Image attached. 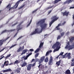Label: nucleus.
I'll list each match as a JSON object with an SVG mask.
<instances>
[{
    "mask_svg": "<svg viewBox=\"0 0 74 74\" xmlns=\"http://www.w3.org/2000/svg\"><path fill=\"white\" fill-rule=\"evenodd\" d=\"M45 23V19H41L40 20L37 22L36 23V26L38 27L40 26L41 29L39 32L37 31L38 29H35V31L30 34V35H33L37 33V34H40L42 32V31L47 29V27L48 26V24Z\"/></svg>",
    "mask_w": 74,
    "mask_h": 74,
    "instance_id": "f257e3e1",
    "label": "nucleus"
},
{
    "mask_svg": "<svg viewBox=\"0 0 74 74\" xmlns=\"http://www.w3.org/2000/svg\"><path fill=\"white\" fill-rule=\"evenodd\" d=\"M59 45H60V42H56V43L53 45L52 47V48L53 49H55L56 47V48L53 51V52H56V51H59V50L60 49V46H59Z\"/></svg>",
    "mask_w": 74,
    "mask_h": 74,
    "instance_id": "f03ea898",
    "label": "nucleus"
},
{
    "mask_svg": "<svg viewBox=\"0 0 74 74\" xmlns=\"http://www.w3.org/2000/svg\"><path fill=\"white\" fill-rule=\"evenodd\" d=\"M58 19H59V17H57V15H54L52 16L51 18V19H52V20L49 23V27L51 26L53 24V23H54L55 21H57Z\"/></svg>",
    "mask_w": 74,
    "mask_h": 74,
    "instance_id": "7ed1b4c3",
    "label": "nucleus"
},
{
    "mask_svg": "<svg viewBox=\"0 0 74 74\" xmlns=\"http://www.w3.org/2000/svg\"><path fill=\"white\" fill-rule=\"evenodd\" d=\"M66 46L65 47V49H67L69 51L72 49L74 48V42L73 43V44L71 45H70V42L68 41L66 44Z\"/></svg>",
    "mask_w": 74,
    "mask_h": 74,
    "instance_id": "20e7f679",
    "label": "nucleus"
},
{
    "mask_svg": "<svg viewBox=\"0 0 74 74\" xmlns=\"http://www.w3.org/2000/svg\"><path fill=\"white\" fill-rule=\"evenodd\" d=\"M24 21H22L20 24L19 25H18L17 27V28L16 29V30H17V32L15 34L14 36V38L15 37V36H16L17 34L18 33V32L20 30H21L22 29V27H20L21 25L24 22Z\"/></svg>",
    "mask_w": 74,
    "mask_h": 74,
    "instance_id": "39448f33",
    "label": "nucleus"
},
{
    "mask_svg": "<svg viewBox=\"0 0 74 74\" xmlns=\"http://www.w3.org/2000/svg\"><path fill=\"white\" fill-rule=\"evenodd\" d=\"M36 62L34 63L33 64H29L27 67V69L28 71H30L31 70V68H32V67H34V66H36Z\"/></svg>",
    "mask_w": 74,
    "mask_h": 74,
    "instance_id": "423d86ee",
    "label": "nucleus"
},
{
    "mask_svg": "<svg viewBox=\"0 0 74 74\" xmlns=\"http://www.w3.org/2000/svg\"><path fill=\"white\" fill-rule=\"evenodd\" d=\"M10 36L8 37H7L5 39H2L0 40V47H1L3 44V42H5L6 41V40H7L9 38H10Z\"/></svg>",
    "mask_w": 74,
    "mask_h": 74,
    "instance_id": "0eeeda50",
    "label": "nucleus"
},
{
    "mask_svg": "<svg viewBox=\"0 0 74 74\" xmlns=\"http://www.w3.org/2000/svg\"><path fill=\"white\" fill-rule=\"evenodd\" d=\"M23 1H24V0H19L15 4L14 6V7H15V6L16 5V6L15 8V9H16V8L18 7V5H19V3H20L21 1L22 2Z\"/></svg>",
    "mask_w": 74,
    "mask_h": 74,
    "instance_id": "6e6552de",
    "label": "nucleus"
},
{
    "mask_svg": "<svg viewBox=\"0 0 74 74\" xmlns=\"http://www.w3.org/2000/svg\"><path fill=\"white\" fill-rule=\"evenodd\" d=\"M23 1H24V0H19L15 4L14 6V7H15V6L16 5V6L15 8V9H16V8L18 7V5H19V3H20L21 1L22 2Z\"/></svg>",
    "mask_w": 74,
    "mask_h": 74,
    "instance_id": "1a4fd4ad",
    "label": "nucleus"
},
{
    "mask_svg": "<svg viewBox=\"0 0 74 74\" xmlns=\"http://www.w3.org/2000/svg\"><path fill=\"white\" fill-rule=\"evenodd\" d=\"M15 29H11V30H7L6 29L5 30H4L2 31L1 33V34H3V33H7V32H13V31H15Z\"/></svg>",
    "mask_w": 74,
    "mask_h": 74,
    "instance_id": "9d476101",
    "label": "nucleus"
},
{
    "mask_svg": "<svg viewBox=\"0 0 74 74\" xmlns=\"http://www.w3.org/2000/svg\"><path fill=\"white\" fill-rule=\"evenodd\" d=\"M61 14L64 16H67L69 15V12H67V11H65L64 12H62Z\"/></svg>",
    "mask_w": 74,
    "mask_h": 74,
    "instance_id": "9b49d317",
    "label": "nucleus"
},
{
    "mask_svg": "<svg viewBox=\"0 0 74 74\" xmlns=\"http://www.w3.org/2000/svg\"><path fill=\"white\" fill-rule=\"evenodd\" d=\"M74 41V36H71L69 37V41L70 42L72 43Z\"/></svg>",
    "mask_w": 74,
    "mask_h": 74,
    "instance_id": "f8f14e48",
    "label": "nucleus"
},
{
    "mask_svg": "<svg viewBox=\"0 0 74 74\" xmlns=\"http://www.w3.org/2000/svg\"><path fill=\"white\" fill-rule=\"evenodd\" d=\"M23 49H24V46H23L22 47H20L17 50V52H19L20 51H22Z\"/></svg>",
    "mask_w": 74,
    "mask_h": 74,
    "instance_id": "ddd939ff",
    "label": "nucleus"
},
{
    "mask_svg": "<svg viewBox=\"0 0 74 74\" xmlns=\"http://www.w3.org/2000/svg\"><path fill=\"white\" fill-rule=\"evenodd\" d=\"M62 26V25H61V24L59 23L58 24V25L56 27L55 29L56 30H60V26Z\"/></svg>",
    "mask_w": 74,
    "mask_h": 74,
    "instance_id": "4468645a",
    "label": "nucleus"
},
{
    "mask_svg": "<svg viewBox=\"0 0 74 74\" xmlns=\"http://www.w3.org/2000/svg\"><path fill=\"white\" fill-rule=\"evenodd\" d=\"M21 70V68H18L16 70V71L17 72V73H19L21 72V71H20Z\"/></svg>",
    "mask_w": 74,
    "mask_h": 74,
    "instance_id": "2eb2a0df",
    "label": "nucleus"
},
{
    "mask_svg": "<svg viewBox=\"0 0 74 74\" xmlns=\"http://www.w3.org/2000/svg\"><path fill=\"white\" fill-rule=\"evenodd\" d=\"M61 62V60H60L56 62V64L57 65L58 67H59V66H60V64Z\"/></svg>",
    "mask_w": 74,
    "mask_h": 74,
    "instance_id": "dca6fc26",
    "label": "nucleus"
},
{
    "mask_svg": "<svg viewBox=\"0 0 74 74\" xmlns=\"http://www.w3.org/2000/svg\"><path fill=\"white\" fill-rule=\"evenodd\" d=\"M52 58L51 56L50 59L49 60V65H51V64H52Z\"/></svg>",
    "mask_w": 74,
    "mask_h": 74,
    "instance_id": "f3484780",
    "label": "nucleus"
},
{
    "mask_svg": "<svg viewBox=\"0 0 74 74\" xmlns=\"http://www.w3.org/2000/svg\"><path fill=\"white\" fill-rule=\"evenodd\" d=\"M28 51V50L26 49L24 50L23 51L22 53L21 54V55H22L23 54H25V53L26 52H27Z\"/></svg>",
    "mask_w": 74,
    "mask_h": 74,
    "instance_id": "a211bd4d",
    "label": "nucleus"
},
{
    "mask_svg": "<svg viewBox=\"0 0 74 74\" xmlns=\"http://www.w3.org/2000/svg\"><path fill=\"white\" fill-rule=\"evenodd\" d=\"M9 64V62L8 61H6L4 63V64L5 65V66H7Z\"/></svg>",
    "mask_w": 74,
    "mask_h": 74,
    "instance_id": "6ab92c4d",
    "label": "nucleus"
},
{
    "mask_svg": "<svg viewBox=\"0 0 74 74\" xmlns=\"http://www.w3.org/2000/svg\"><path fill=\"white\" fill-rule=\"evenodd\" d=\"M71 72H70V70H67L65 72V74H70Z\"/></svg>",
    "mask_w": 74,
    "mask_h": 74,
    "instance_id": "aec40b11",
    "label": "nucleus"
},
{
    "mask_svg": "<svg viewBox=\"0 0 74 74\" xmlns=\"http://www.w3.org/2000/svg\"><path fill=\"white\" fill-rule=\"evenodd\" d=\"M27 64L26 63V62H23V64L21 65L22 67H25V66H27Z\"/></svg>",
    "mask_w": 74,
    "mask_h": 74,
    "instance_id": "412c9836",
    "label": "nucleus"
},
{
    "mask_svg": "<svg viewBox=\"0 0 74 74\" xmlns=\"http://www.w3.org/2000/svg\"><path fill=\"white\" fill-rule=\"evenodd\" d=\"M43 45H44V43L43 42H41L40 44V45L39 47V48H41L43 46Z\"/></svg>",
    "mask_w": 74,
    "mask_h": 74,
    "instance_id": "4be33fe9",
    "label": "nucleus"
},
{
    "mask_svg": "<svg viewBox=\"0 0 74 74\" xmlns=\"http://www.w3.org/2000/svg\"><path fill=\"white\" fill-rule=\"evenodd\" d=\"M45 56H43L40 58L41 61H44L45 59Z\"/></svg>",
    "mask_w": 74,
    "mask_h": 74,
    "instance_id": "5701e85b",
    "label": "nucleus"
},
{
    "mask_svg": "<svg viewBox=\"0 0 74 74\" xmlns=\"http://www.w3.org/2000/svg\"><path fill=\"white\" fill-rule=\"evenodd\" d=\"M71 54L70 53H68L67 55V57L68 58V59H71V56H70Z\"/></svg>",
    "mask_w": 74,
    "mask_h": 74,
    "instance_id": "b1692460",
    "label": "nucleus"
},
{
    "mask_svg": "<svg viewBox=\"0 0 74 74\" xmlns=\"http://www.w3.org/2000/svg\"><path fill=\"white\" fill-rule=\"evenodd\" d=\"M74 0H67L66 1V3H70L71 2H72Z\"/></svg>",
    "mask_w": 74,
    "mask_h": 74,
    "instance_id": "393cba45",
    "label": "nucleus"
},
{
    "mask_svg": "<svg viewBox=\"0 0 74 74\" xmlns=\"http://www.w3.org/2000/svg\"><path fill=\"white\" fill-rule=\"evenodd\" d=\"M16 45H18L17 44H15L14 45H13L9 49H11V48H13V47H14L15 46H16Z\"/></svg>",
    "mask_w": 74,
    "mask_h": 74,
    "instance_id": "a878e982",
    "label": "nucleus"
},
{
    "mask_svg": "<svg viewBox=\"0 0 74 74\" xmlns=\"http://www.w3.org/2000/svg\"><path fill=\"white\" fill-rule=\"evenodd\" d=\"M53 7V6H49V7H47V8H46V10H48V9H50V8H51Z\"/></svg>",
    "mask_w": 74,
    "mask_h": 74,
    "instance_id": "bb28decb",
    "label": "nucleus"
},
{
    "mask_svg": "<svg viewBox=\"0 0 74 74\" xmlns=\"http://www.w3.org/2000/svg\"><path fill=\"white\" fill-rule=\"evenodd\" d=\"M45 62H48V58L47 57L45 60Z\"/></svg>",
    "mask_w": 74,
    "mask_h": 74,
    "instance_id": "cd10ccee",
    "label": "nucleus"
},
{
    "mask_svg": "<svg viewBox=\"0 0 74 74\" xmlns=\"http://www.w3.org/2000/svg\"><path fill=\"white\" fill-rule=\"evenodd\" d=\"M40 48H38L37 49L36 51H35V53H37V52H38L39 51H40Z\"/></svg>",
    "mask_w": 74,
    "mask_h": 74,
    "instance_id": "c85d7f7f",
    "label": "nucleus"
},
{
    "mask_svg": "<svg viewBox=\"0 0 74 74\" xmlns=\"http://www.w3.org/2000/svg\"><path fill=\"white\" fill-rule=\"evenodd\" d=\"M18 60H16L14 63L13 64L14 65V64H18Z\"/></svg>",
    "mask_w": 74,
    "mask_h": 74,
    "instance_id": "c756f323",
    "label": "nucleus"
},
{
    "mask_svg": "<svg viewBox=\"0 0 74 74\" xmlns=\"http://www.w3.org/2000/svg\"><path fill=\"white\" fill-rule=\"evenodd\" d=\"M24 6H25V5H24L22 6H21V7L18 8V10H20V9H21V8H23V7H24Z\"/></svg>",
    "mask_w": 74,
    "mask_h": 74,
    "instance_id": "7c9ffc66",
    "label": "nucleus"
},
{
    "mask_svg": "<svg viewBox=\"0 0 74 74\" xmlns=\"http://www.w3.org/2000/svg\"><path fill=\"white\" fill-rule=\"evenodd\" d=\"M6 71L7 72H10V71H12V70L11 69H10L6 70Z\"/></svg>",
    "mask_w": 74,
    "mask_h": 74,
    "instance_id": "2f4dec72",
    "label": "nucleus"
},
{
    "mask_svg": "<svg viewBox=\"0 0 74 74\" xmlns=\"http://www.w3.org/2000/svg\"><path fill=\"white\" fill-rule=\"evenodd\" d=\"M60 38H61V36H60L59 35L57 38V40H58L60 39Z\"/></svg>",
    "mask_w": 74,
    "mask_h": 74,
    "instance_id": "473e14b6",
    "label": "nucleus"
},
{
    "mask_svg": "<svg viewBox=\"0 0 74 74\" xmlns=\"http://www.w3.org/2000/svg\"><path fill=\"white\" fill-rule=\"evenodd\" d=\"M64 33H65L64 32H62V33H61V36L62 37H63V36H64Z\"/></svg>",
    "mask_w": 74,
    "mask_h": 74,
    "instance_id": "72a5a7b5",
    "label": "nucleus"
},
{
    "mask_svg": "<svg viewBox=\"0 0 74 74\" xmlns=\"http://www.w3.org/2000/svg\"><path fill=\"white\" fill-rule=\"evenodd\" d=\"M39 55V53H37L35 55V58H37V57H38V56Z\"/></svg>",
    "mask_w": 74,
    "mask_h": 74,
    "instance_id": "f704fd0d",
    "label": "nucleus"
},
{
    "mask_svg": "<svg viewBox=\"0 0 74 74\" xmlns=\"http://www.w3.org/2000/svg\"><path fill=\"white\" fill-rule=\"evenodd\" d=\"M59 2L58 0H55V1L54 2V4H56V3H58Z\"/></svg>",
    "mask_w": 74,
    "mask_h": 74,
    "instance_id": "c9c22d12",
    "label": "nucleus"
},
{
    "mask_svg": "<svg viewBox=\"0 0 74 74\" xmlns=\"http://www.w3.org/2000/svg\"><path fill=\"white\" fill-rule=\"evenodd\" d=\"M42 64H39V66H38V68L40 69V68H41V67H42Z\"/></svg>",
    "mask_w": 74,
    "mask_h": 74,
    "instance_id": "e433bc0d",
    "label": "nucleus"
},
{
    "mask_svg": "<svg viewBox=\"0 0 74 74\" xmlns=\"http://www.w3.org/2000/svg\"><path fill=\"white\" fill-rule=\"evenodd\" d=\"M66 21H64L61 24V26H64V25H65V24L66 23Z\"/></svg>",
    "mask_w": 74,
    "mask_h": 74,
    "instance_id": "4c0bfd02",
    "label": "nucleus"
},
{
    "mask_svg": "<svg viewBox=\"0 0 74 74\" xmlns=\"http://www.w3.org/2000/svg\"><path fill=\"white\" fill-rule=\"evenodd\" d=\"M32 53H29V54H28V55L27 56V57H29V56H30V55H32Z\"/></svg>",
    "mask_w": 74,
    "mask_h": 74,
    "instance_id": "58836bf2",
    "label": "nucleus"
},
{
    "mask_svg": "<svg viewBox=\"0 0 74 74\" xmlns=\"http://www.w3.org/2000/svg\"><path fill=\"white\" fill-rule=\"evenodd\" d=\"M18 23L17 22V23H15L14 24L12 25V26H15V25H17V24H18Z\"/></svg>",
    "mask_w": 74,
    "mask_h": 74,
    "instance_id": "ea45409f",
    "label": "nucleus"
},
{
    "mask_svg": "<svg viewBox=\"0 0 74 74\" xmlns=\"http://www.w3.org/2000/svg\"><path fill=\"white\" fill-rule=\"evenodd\" d=\"M11 6L10 4H8L6 7V8H10Z\"/></svg>",
    "mask_w": 74,
    "mask_h": 74,
    "instance_id": "a19ab883",
    "label": "nucleus"
},
{
    "mask_svg": "<svg viewBox=\"0 0 74 74\" xmlns=\"http://www.w3.org/2000/svg\"><path fill=\"white\" fill-rule=\"evenodd\" d=\"M29 51H31V52H33V51H34V49H29Z\"/></svg>",
    "mask_w": 74,
    "mask_h": 74,
    "instance_id": "79ce46f5",
    "label": "nucleus"
},
{
    "mask_svg": "<svg viewBox=\"0 0 74 74\" xmlns=\"http://www.w3.org/2000/svg\"><path fill=\"white\" fill-rule=\"evenodd\" d=\"M22 37H23V36H21L20 37H19L17 39V40L18 41V40H19L20 39H21V38Z\"/></svg>",
    "mask_w": 74,
    "mask_h": 74,
    "instance_id": "37998d69",
    "label": "nucleus"
},
{
    "mask_svg": "<svg viewBox=\"0 0 74 74\" xmlns=\"http://www.w3.org/2000/svg\"><path fill=\"white\" fill-rule=\"evenodd\" d=\"M49 51H47L46 54V56H47L49 54Z\"/></svg>",
    "mask_w": 74,
    "mask_h": 74,
    "instance_id": "c03bdc74",
    "label": "nucleus"
},
{
    "mask_svg": "<svg viewBox=\"0 0 74 74\" xmlns=\"http://www.w3.org/2000/svg\"><path fill=\"white\" fill-rule=\"evenodd\" d=\"M71 66H74V62L71 63Z\"/></svg>",
    "mask_w": 74,
    "mask_h": 74,
    "instance_id": "a18cd8bd",
    "label": "nucleus"
},
{
    "mask_svg": "<svg viewBox=\"0 0 74 74\" xmlns=\"http://www.w3.org/2000/svg\"><path fill=\"white\" fill-rule=\"evenodd\" d=\"M39 60V59H37V58H36L35 59V61L36 62H38V61Z\"/></svg>",
    "mask_w": 74,
    "mask_h": 74,
    "instance_id": "49530a36",
    "label": "nucleus"
},
{
    "mask_svg": "<svg viewBox=\"0 0 74 74\" xmlns=\"http://www.w3.org/2000/svg\"><path fill=\"white\" fill-rule=\"evenodd\" d=\"M63 53H64V52H61V53H60L59 55H63Z\"/></svg>",
    "mask_w": 74,
    "mask_h": 74,
    "instance_id": "de8ad7c7",
    "label": "nucleus"
},
{
    "mask_svg": "<svg viewBox=\"0 0 74 74\" xmlns=\"http://www.w3.org/2000/svg\"><path fill=\"white\" fill-rule=\"evenodd\" d=\"M34 61H35V59L33 58V59L32 60V61H31V62L32 63V62H34Z\"/></svg>",
    "mask_w": 74,
    "mask_h": 74,
    "instance_id": "09e8293b",
    "label": "nucleus"
},
{
    "mask_svg": "<svg viewBox=\"0 0 74 74\" xmlns=\"http://www.w3.org/2000/svg\"><path fill=\"white\" fill-rule=\"evenodd\" d=\"M74 8V6L70 7L69 9H73Z\"/></svg>",
    "mask_w": 74,
    "mask_h": 74,
    "instance_id": "8fccbe9b",
    "label": "nucleus"
},
{
    "mask_svg": "<svg viewBox=\"0 0 74 74\" xmlns=\"http://www.w3.org/2000/svg\"><path fill=\"white\" fill-rule=\"evenodd\" d=\"M36 11H37V10H34V11H33L32 12V14H34V12H36Z\"/></svg>",
    "mask_w": 74,
    "mask_h": 74,
    "instance_id": "3c124183",
    "label": "nucleus"
},
{
    "mask_svg": "<svg viewBox=\"0 0 74 74\" xmlns=\"http://www.w3.org/2000/svg\"><path fill=\"white\" fill-rule=\"evenodd\" d=\"M27 58H28V57H27V56L26 57L24 58V60H26V59H27Z\"/></svg>",
    "mask_w": 74,
    "mask_h": 74,
    "instance_id": "603ef678",
    "label": "nucleus"
},
{
    "mask_svg": "<svg viewBox=\"0 0 74 74\" xmlns=\"http://www.w3.org/2000/svg\"><path fill=\"white\" fill-rule=\"evenodd\" d=\"M52 12V10H51L49 12H48V14H50Z\"/></svg>",
    "mask_w": 74,
    "mask_h": 74,
    "instance_id": "864d4df0",
    "label": "nucleus"
},
{
    "mask_svg": "<svg viewBox=\"0 0 74 74\" xmlns=\"http://www.w3.org/2000/svg\"><path fill=\"white\" fill-rule=\"evenodd\" d=\"M5 66V64H4L2 65V68H4V66Z\"/></svg>",
    "mask_w": 74,
    "mask_h": 74,
    "instance_id": "5fc2aeb1",
    "label": "nucleus"
},
{
    "mask_svg": "<svg viewBox=\"0 0 74 74\" xmlns=\"http://www.w3.org/2000/svg\"><path fill=\"white\" fill-rule=\"evenodd\" d=\"M3 73H5V72H7V70H4L3 71Z\"/></svg>",
    "mask_w": 74,
    "mask_h": 74,
    "instance_id": "6e6d98bb",
    "label": "nucleus"
},
{
    "mask_svg": "<svg viewBox=\"0 0 74 74\" xmlns=\"http://www.w3.org/2000/svg\"><path fill=\"white\" fill-rule=\"evenodd\" d=\"M69 32H68L66 33V35H69Z\"/></svg>",
    "mask_w": 74,
    "mask_h": 74,
    "instance_id": "4d7b16f0",
    "label": "nucleus"
},
{
    "mask_svg": "<svg viewBox=\"0 0 74 74\" xmlns=\"http://www.w3.org/2000/svg\"><path fill=\"white\" fill-rule=\"evenodd\" d=\"M71 32L72 33H74V29H73L71 31Z\"/></svg>",
    "mask_w": 74,
    "mask_h": 74,
    "instance_id": "13d9d810",
    "label": "nucleus"
},
{
    "mask_svg": "<svg viewBox=\"0 0 74 74\" xmlns=\"http://www.w3.org/2000/svg\"><path fill=\"white\" fill-rule=\"evenodd\" d=\"M3 0H1V1H0V5H1V4L2 3V1H3Z\"/></svg>",
    "mask_w": 74,
    "mask_h": 74,
    "instance_id": "bf43d9fd",
    "label": "nucleus"
},
{
    "mask_svg": "<svg viewBox=\"0 0 74 74\" xmlns=\"http://www.w3.org/2000/svg\"><path fill=\"white\" fill-rule=\"evenodd\" d=\"M5 57H4V56H3L2 57H1V58H0V60H1V59H3V58H4Z\"/></svg>",
    "mask_w": 74,
    "mask_h": 74,
    "instance_id": "052dcab7",
    "label": "nucleus"
},
{
    "mask_svg": "<svg viewBox=\"0 0 74 74\" xmlns=\"http://www.w3.org/2000/svg\"><path fill=\"white\" fill-rule=\"evenodd\" d=\"M10 56H11V54H9V55H8V56H7L8 58H9V57H10Z\"/></svg>",
    "mask_w": 74,
    "mask_h": 74,
    "instance_id": "680f3d73",
    "label": "nucleus"
},
{
    "mask_svg": "<svg viewBox=\"0 0 74 74\" xmlns=\"http://www.w3.org/2000/svg\"><path fill=\"white\" fill-rule=\"evenodd\" d=\"M31 23H29L28 25H27V27H28V26H30V25Z\"/></svg>",
    "mask_w": 74,
    "mask_h": 74,
    "instance_id": "e2e57ef3",
    "label": "nucleus"
},
{
    "mask_svg": "<svg viewBox=\"0 0 74 74\" xmlns=\"http://www.w3.org/2000/svg\"><path fill=\"white\" fill-rule=\"evenodd\" d=\"M25 58V56H23L22 57V59H24Z\"/></svg>",
    "mask_w": 74,
    "mask_h": 74,
    "instance_id": "0e129e2a",
    "label": "nucleus"
},
{
    "mask_svg": "<svg viewBox=\"0 0 74 74\" xmlns=\"http://www.w3.org/2000/svg\"><path fill=\"white\" fill-rule=\"evenodd\" d=\"M74 25V21H73V23L72 24V26H73Z\"/></svg>",
    "mask_w": 74,
    "mask_h": 74,
    "instance_id": "69168bd1",
    "label": "nucleus"
},
{
    "mask_svg": "<svg viewBox=\"0 0 74 74\" xmlns=\"http://www.w3.org/2000/svg\"><path fill=\"white\" fill-rule=\"evenodd\" d=\"M12 8H9V11H10V10H11V9H12Z\"/></svg>",
    "mask_w": 74,
    "mask_h": 74,
    "instance_id": "338daca9",
    "label": "nucleus"
},
{
    "mask_svg": "<svg viewBox=\"0 0 74 74\" xmlns=\"http://www.w3.org/2000/svg\"><path fill=\"white\" fill-rule=\"evenodd\" d=\"M73 21H74V14L73 15Z\"/></svg>",
    "mask_w": 74,
    "mask_h": 74,
    "instance_id": "774afa93",
    "label": "nucleus"
}]
</instances>
